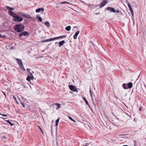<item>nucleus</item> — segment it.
Segmentation results:
<instances>
[{
  "mask_svg": "<svg viewBox=\"0 0 146 146\" xmlns=\"http://www.w3.org/2000/svg\"><path fill=\"white\" fill-rule=\"evenodd\" d=\"M6 7L7 9L9 10L8 14L13 17V19L15 21L20 22L22 21L23 18L22 17L17 15L16 13L12 11L14 10V8L11 7L7 6H6Z\"/></svg>",
  "mask_w": 146,
  "mask_h": 146,
  "instance_id": "1",
  "label": "nucleus"
},
{
  "mask_svg": "<svg viewBox=\"0 0 146 146\" xmlns=\"http://www.w3.org/2000/svg\"><path fill=\"white\" fill-rule=\"evenodd\" d=\"M25 27L24 25L23 24H18L15 26L14 29L15 31L19 33L23 31Z\"/></svg>",
  "mask_w": 146,
  "mask_h": 146,
  "instance_id": "2",
  "label": "nucleus"
},
{
  "mask_svg": "<svg viewBox=\"0 0 146 146\" xmlns=\"http://www.w3.org/2000/svg\"><path fill=\"white\" fill-rule=\"evenodd\" d=\"M16 60H17V64L19 65L21 69L22 70L24 71H25V70L23 67V64L21 60L17 58H16Z\"/></svg>",
  "mask_w": 146,
  "mask_h": 146,
  "instance_id": "3",
  "label": "nucleus"
},
{
  "mask_svg": "<svg viewBox=\"0 0 146 146\" xmlns=\"http://www.w3.org/2000/svg\"><path fill=\"white\" fill-rule=\"evenodd\" d=\"M29 35V34L28 32L24 31H23L21 33L19 34V36L20 37H21L23 36V35L25 36H26Z\"/></svg>",
  "mask_w": 146,
  "mask_h": 146,
  "instance_id": "4",
  "label": "nucleus"
},
{
  "mask_svg": "<svg viewBox=\"0 0 146 146\" xmlns=\"http://www.w3.org/2000/svg\"><path fill=\"white\" fill-rule=\"evenodd\" d=\"M108 2L107 0H102L100 5V7L101 8L105 5Z\"/></svg>",
  "mask_w": 146,
  "mask_h": 146,
  "instance_id": "5",
  "label": "nucleus"
},
{
  "mask_svg": "<svg viewBox=\"0 0 146 146\" xmlns=\"http://www.w3.org/2000/svg\"><path fill=\"white\" fill-rule=\"evenodd\" d=\"M69 87L71 90L74 92H76L77 91L76 87L72 85H69Z\"/></svg>",
  "mask_w": 146,
  "mask_h": 146,
  "instance_id": "6",
  "label": "nucleus"
},
{
  "mask_svg": "<svg viewBox=\"0 0 146 146\" xmlns=\"http://www.w3.org/2000/svg\"><path fill=\"white\" fill-rule=\"evenodd\" d=\"M30 74L31 76L28 75L26 79L27 80L29 81H30L31 79L33 80L34 79V77L32 73H30Z\"/></svg>",
  "mask_w": 146,
  "mask_h": 146,
  "instance_id": "7",
  "label": "nucleus"
},
{
  "mask_svg": "<svg viewBox=\"0 0 146 146\" xmlns=\"http://www.w3.org/2000/svg\"><path fill=\"white\" fill-rule=\"evenodd\" d=\"M107 9L109 11H110L111 12L115 13V10L114 9L113 7H108L107 8Z\"/></svg>",
  "mask_w": 146,
  "mask_h": 146,
  "instance_id": "8",
  "label": "nucleus"
},
{
  "mask_svg": "<svg viewBox=\"0 0 146 146\" xmlns=\"http://www.w3.org/2000/svg\"><path fill=\"white\" fill-rule=\"evenodd\" d=\"M80 32L79 31H78L76 32L75 34L73 36V38L74 39H76L77 38V36L78 35L79 33Z\"/></svg>",
  "mask_w": 146,
  "mask_h": 146,
  "instance_id": "9",
  "label": "nucleus"
},
{
  "mask_svg": "<svg viewBox=\"0 0 146 146\" xmlns=\"http://www.w3.org/2000/svg\"><path fill=\"white\" fill-rule=\"evenodd\" d=\"M127 89L131 88L133 86V84L131 82H129L127 84Z\"/></svg>",
  "mask_w": 146,
  "mask_h": 146,
  "instance_id": "10",
  "label": "nucleus"
},
{
  "mask_svg": "<svg viewBox=\"0 0 146 146\" xmlns=\"http://www.w3.org/2000/svg\"><path fill=\"white\" fill-rule=\"evenodd\" d=\"M44 9L43 8H39L38 9H36V13H39L40 11H44Z\"/></svg>",
  "mask_w": 146,
  "mask_h": 146,
  "instance_id": "11",
  "label": "nucleus"
},
{
  "mask_svg": "<svg viewBox=\"0 0 146 146\" xmlns=\"http://www.w3.org/2000/svg\"><path fill=\"white\" fill-rule=\"evenodd\" d=\"M65 41L64 40H63L61 41L60 42L58 43L59 44V47H60L61 46L63 45V44L65 43Z\"/></svg>",
  "mask_w": 146,
  "mask_h": 146,
  "instance_id": "12",
  "label": "nucleus"
},
{
  "mask_svg": "<svg viewBox=\"0 0 146 146\" xmlns=\"http://www.w3.org/2000/svg\"><path fill=\"white\" fill-rule=\"evenodd\" d=\"M36 18L39 21L41 22L42 21V18L40 17L39 15H37L36 16Z\"/></svg>",
  "mask_w": 146,
  "mask_h": 146,
  "instance_id": "13",
  "label": "nucleus"
},
{
  "mask_svg": "<svg viewBox=\"0 0 146 146\" xmlns=\"http://www.w3.org/2000/svg\"><path fill=\"white\" fill-rule=\"evenodd\" d=\"M45 25L47 27L49 28L50 27V25L49 22L46 21L44 23Z\"/></svg>",
  "mask_w": 146,
  "mask_h": 146,
  "instance_id": "14",
  "label": "nucleus"
},
{
  "mask_svg": "<svg viewBox=\"0 0 146 146\" xmlns=\"http://www.w3.org/2000/svg\"><path fill=\"white\" fill-rule=\"evenodd\" d=\"M122 86L123 87V88L124 89H127V85L126 84L123 83V84Z\"/></svg>",
  "mask_w": 146,
  "mask_h": 146,
  "instance_id": "15",
  "label": "nucleus"
},
{
  "mask_svg": "<svg viewBox=\"0 0 146 146\" xmlns=\"http://www.w3.org/2000/svg\"><path fill=\"white\" fill-rule=\"evenodd\" d=\"M54 105L57 106L56 107V109H58L60 108V105L58 103H55L54 104Z\"/></svg>",
  "mask_w": 146,
  "mask_h": 146,
  "instance_id": "16",
  "label": "nucleus"
},
{
  "mask_svg": "<svg viewBox=\"0 0 146 146\" xmlns=\"http://www.w3.org/2000/svg\"><path fill=\"white\" fill-rule=\"evenodd\" d=\"M71 29V26H68L65 28V29L66 30L68 31H69Z\"/></svg>",
  "mask_w": 146,
  "mask_h": 146,
  "instance_id": "17",
  "label": "nucleus"
},
{
  "mask_svg": "<svg viewBox=\"0 0 146 146\" xmlns=\"http://www.w3.org/2000/svg\"><path fill=\"white\" fill-rule=\"evenodd\" d=\"M25 16L24 17H25L26 18H30L31 19H32V17H30V15L29 14H25Z\"/></svg>",
  "mask_w": 146,
  "mask_h": 146,
  "instance_id": "18",
  "label": "nucleus"
},
{
  "mask_svg": "<svg viewBox=\"0 0 146 146\" xmlns=\"http://www.w3.org/2000/svg\"><path fill=\"white\" fill-rule=\"evenodd\" d=\"M83 98L84 100V101H85V102L86 104L88 106H89V105H90L88 103V101H87V100H86V98H85L84 97H83Z\"/></svg>",
  "mask_w": 146,
  "mask_h": 146,
  "instance_id": "19",
  "label": "nucleus"
},
{
  "mask_svg": "<svg viewBox=\"0 0 146 146\" xmlns=\"http://www.w3.org/2000/svg\"><path fill=\"white\" fill-rule=\"evenodd\" d=\"M60 118L58 117V119L56 120V121L55 126H57L58 125V123L59 121Z\"/></svg>",
  "mask_w": 146,
  "mask_h": 146,
  "instance_id": "20",
  "label": "nucleus"
},
{
  "mask_svg": "<svg viewBox=\"0 0 146 146\" xmlns=\"http://www.w3.org/2000/svg\"><path fill=\"white\" fill-rule=\"evenodd\" d=\"M19 13L20 15H21V16H22L23 17H24L25 16V13H22L21 12H19Z\"/></svg>",
  "mask_w": 146,
  "mask_h": 146,
  "instance_id": "21",
  "label": "nucleus"
},
{
  "mask_svg": "<svg viewBox=\"0 0 146 146\" xmlns=\"http://www.w3.org/2000/svg\"><path fill=\"white\" fill-rule=\"evenodd\" d=\"M127 6H128V8H129L130 11H132V10H133L132 9L131 7V5L130 3H129L128 4V5H127Z\"/></svg>",
  "mask_w": 146,
  "mask_h": 146,
  "instance_id": "22",
  "label": "nucleus"
},
{
  "mask_svg": "<svg viewBox=\"0 0 146 146\" xmlns=\"http://www.w3.org/2000/svg\"><path fill=\"white\" fill-rule=\"evenodd\" d=\"M6 121L8 123H9L10 125L11 126H13V125H14V124L11 123L10 121L9 120H6Z\"/></svg>",
  "mask_w": 146,
  "mask_h": 146,
  "instance_id": "23",
  "label": "nucleus"
},
{
  "mask_svg": "<svg viewBox=\"0 0 146 146\" xmlns=\"http://www.w3.org/2000/svg\"><path fill=\"white\" fill-rule=\"evenodd\" d=\"M41 42L44 43L47 42H48V39L46 40H43L41 41Z\"/></svg>",
  "mask_w": 146,
  "mask_h": 146,
  "instance_id": "24",
  "label": "nucleus"
},
{
  "mask_svg": "<svg viewBox=\"0 0 146 146\" xmlns=\"http://www.w3.org/2000/svg\"><path fill=\"white\" fill-rule=\"evenodd\" d=\"M69 118L70 120H71L72 121L74 122H75L76 123V121L75 120H74L72 117H71L70 116H69Z\"/></svg>",
  "mask_w": 146,
  "mask_h": 146,
  "instance_id": "25",
  "label": "nucleus"
},
{
  "mask_svg": "<svg viewBox=\"0 0 146 146\" xmlns=\"http://www.w3.org/2000/svg\"><path fill=\"white\" fill-rule=\"evenodd\" d=\"M20 103L23 107L25 108V104L24 103L21 102Z\"/></svg>",
  "mask_w": 146,
  "mask_h": 146,
  "instance_id": "26",
  "label": "nucleus"
},
{
  "mask_svg": "<svg viewBox=\"0 0 146 146\" xmlns=\"http://www.w3.org/2000/svg\"><path fill=\"white\" fill-rule=\"evenodd\" d=\"M48 42L54 40V38L48 39Z\"/></svg>",
  "mask_w": 146,
  "mask_h": 146,
  "instance_id": "27",
  "label": "nucleus"
},
{
  "mask_svg": "<svg viewBox=\"0 0 146 146\" xmlns=\"http://www.w3.org/2000/svg\"><path fill=\"white\" fill-rule=\"evenodd\" d=\"M27 71L28 73H29L30 74V73H31L30 72V68H27Z\"/></svg>",
  "mask_w": 146,
  "mask_h": 146,
  "instance_id": "28",
  "label": "nucleus"
},
{
  "mask_svg": "<svg viewBox=\"0 0 146 146\" xmlns=\"http://www.w3.org/2000/svg\"><path fill=\"white\" fill-rule=\"evenodd\" d=\"M66 36V35H63V36H59V39L60 38H64V37H65Z\"/></svg>",
  "mask_w": 146,
  "mask_h": 146,
  "instance_id": "29",
  "label": "nucleus"
},
{
  "mask_svg": "<svg viewBox=\"0 0 146 146\" xmlns=\"http://www.w3.org/2000/svg\"><path fill=\"white\" fill-rule=\"evenodd\" d=\"M65 3H68V4H70V3H69V2H67V1H64V2H62L61 3V4H64Z\"/></svg>",
  "mask_w": 146,
  "mask_h": 146,
  "instance_id": "30",
  "label": "nucleus"
},
{
  "mask_svg": "<svg viewBox=\"0 0 146 146\" xmlns=\"http://www.w3.org/2000/svg\"><path fill=\"white\" fill-rule=\"evenodd\" d=\"M90 95L91 97L92 98V101H93V103L94 104V102L93 99V98L92 94H90Z\"/></svg>",
  "mask_w": 146,
  "mask_h": 146,
  "instance_id": "31",
  "label": "nucleus"
},
{
  "mask_svg": "<svg viewBox=\"0 0 146 146\" xmlns=\"http://www.w3.org/2000/svg\"><path fill=\"white\" fill-rule=\"evenodd\" d=\"M130 11L131 12L132 16H133L134 13L133 10H132V11Z\"/></svg>",
  "mask_w": 146,
  "mask_h": 146,
  "instance_id": "32",
  "label": "nucleus"
},
{
  "mask_svg": "<svg viewBox=\"0 0 146 146\" xmlns=\"http://www.w3.org/2000/svg\"><path fill=\"white\" fill-rule=\"evenodd\" d=\"M1 115L3 117H7V115L5 114H1Z\"/></svg>",
  "mask_w": 146,
  "mask_h": 146,
  "instance_id": "33",
  "label": "nucleus"
},
{
  "mask_svg": "<svg viewBox=\"0 0 146 146\" xmlns=\"http://www.w3.org/2000/svg\"><path fill=\"white\" fill-rule=\"evenodd\" d=\"M54 40L59 39V36L54 38Z\"/></svg>",
  "mask_w": 146,
  "mask_h": 146,
  "instance_id": "34",
  "label": "nucleus"
},
{
  "mask_svg": "<svg viewBox=\"0 0 146 146\" xmlns=\"http://www.w3.org/2000/svg\"><path fill=\"white\" fill-rule=\"evenodd\" d=\"M88 106V107L90 109V110L92 111L93 110H92V108H91V106H90V105H89V106Z\"/></svg>",
  "mask_w": 146,
  "mask_h": 146,
  "instance_id": "35",
  "label": "nucleus"
},
{
  "mask_svg": "<svg viewBox=\"0 0 146 146\" xmlns=\"http://www.w3.org/2000/svg\"><path fill=\"white\" fill-rule=\"evenodd\" d=\"M125 2L127 4V5H128V4L129 3H130L127 0H125Z\"/></svg>",
  "mask_w": 146,
  "mask_h": 146,
  "instance_id": "36",
  "label": "nucleus"
},
{
  "mask_svg": "<svg viewBox=\"0 0 146 146\" xmlns=\"http://www.w3.org/2000/svg\"><path fill=\"white\" fill-rule=\"evenodd\" d=\"M120 136H122V138H123L124 136H125L124 135H123V134H121L119 135Z\"/></svg>",
  "mask_w": 146,
  "mask_h": 146,
  "instance_id": "37",
  "label": "nucleus"
},
{
  "mask_svg": "<svg viewBox=\"0 0 146 146\" xmlns=\"http://www.w3.org/2000/svg\"><path fill=\"white\" fill-rule=\"evenodd\" d=\"M115 12H116L117 13H119V10H117L116 11L115 10Z\"/></svg>",
  "mask_w": 146,
  "mask_h": 146,
  "instance_id": "38",
  "label": "nucleus"
},
{
  "mask_svg": "<svg viewBox=\"0 0 146 146\" xmlns=\"http://www.w3.org/2000/svg\"><path fill=\"white\" fill-rule=\"evenodd\" d=\"M2 92L3 93V94H4V95L5 98H6V94L5 93L3 92Z\"/></svg>",
  "mask_w": 146,
  "mask_h": 146,
  "instance_id": "39",
  "label": "nucleus"
},
{
  "mask_svg": "<svg viewBox=\"0 0 146 146\" xmlns=\"http://www.w3.org/2000/svg\"><path fill=\"white\" fill-rule=\"evenodd\" d=\"M90 94H92L91 89H90Z\"/></svg>",
  "mask_w": 146,
  "mask_h": 146,
  "instance_id": "40",
  "label": "nucleus"
},
{
  "mask_svg": "<svg viewBox=\"0 0 146 146\" xmlns=\"http://www.w3.org/2000/svg\"><path fill=\"white\" fill-rule=\"evenodd\" d=\"M38 128L40 129V131H42V129L41 128V127H40V126H39L38 125Z\"/></svg>",
  "mask_w": 146,
  "mask_h": 146,
  "instance_id": "41",
  "label": "nucleus"
},
{
  "mask_svg": "<svg viewBox=\"0 0 146 146\" xmlns=\"http://www.w3.org/2000/svg\"><path fill=\"white\" fill-rule=\"evenodd\" d=\"M13 97L14 99L16 101L17 100V99H16V98L15 97V96H13Z\"/></svg>",
  "mask_w": 146,
  "mask_h": 146,
  "instance_id": "42",
  "label": "nucleus"
},
{
  "mask_svg": "<svg viewBox=\"0 0 146 146\" xmlns=\"http://www.w3.org/2000/svg\"><path fill=\"white\" fill-rule=\"evenodd\" d=\"M6 37V35H3V36H2V37H3V38H5V37Z\"/></svg>",
  "mask_w": 146,
  "mask_h": 146,
  "instance_id": "43",
  "label": "nucleus"
},
{
  "mask_svg": "<svg viewBox=\"0 0 146 146\" xmlns=\"http://www.w3.org/2000/svg\"><path fill=\"white\" fill-rule=\"evenodd\" d=\"M93 96H94V97L95 98L96 101V96H95V95L94 94H93Z\"/></svg>",
  "mask_w": 146,
  "mask_h": 146,
  "instance_id": "44",
  "label": "nucleus"
},
{
  "mask_svg": "<svg viewBox=\"0 0 146 146\" xmlns=\"http://www.w3.org/2000/svg\"><path fill=\"white\" fill-rule=\"evenodd\" d=\"M141 108H139V110L140 111H141Z\"/></svg>",
  "mask_w": 146,
  "mask_h": 146,
  "instance_id": "45",
  "label": "nucleus"
},
{
  "mask_svg": "<svg viewBox=\"0 0 146 146\" xmlns=\"http://www.w3.org/2000/svg\"><path fill=\"white\" fill-rule=\"evenodd\" d=\"M16 102L18 104H19V103H18V102L17 100H16Z\"/></svg>",
  "mask_w": 146,
  "mask_h": 146,
  "instance_id": "46",
  "label": "nucleus"
},
{
  "mask_svg": "<svg viewBox=\"0 0 146 146\" xmlns=\"http://www.w3.org/2000/svg\"><path fill=\"white\" fill-rule=\"evenodd\" d=\"M2 36L1 35V34H0V37L1 38L2 37Z\"/></svg>",
  "mask_w": 146,
  "mask_h": 146,
  "instance_id": "47",
  "label": "nucleus"
},
{
  "mask_svg": "<svg viewBox=\"0 0 146 146\" xmlns=\"http://www.w3.org/2000/svg\"><path fill=\"white\" fill-rule=\"evenodd\" d=\"M78 27L77 26H75L74 27V28H77Z\"/></svg>",
  "mask_w": 146,
  "mask_h": 146,
  "instance_id": "48",
  "label": "nucleus"
},
{
  "mask_svg": "<svg viewBox=\"0 0 146 146\" xmlns=\"http://www.w3.org/2000/svg\"><path fill=\"white\" fill-rule=\"evenodd\" d=\"M34 71H32V73H32V74H34Z\"/></svg>",
  "mask_w": 146,
  "mask_h": 146,
  "instance_id": "49",
  "label": "nucleus"
},
{
  "mask_svg": "<svg viewBox=\"0 0 146 146\" xmlns=\"http://www.w3.org/2000/svg\"><path fill=\"white\" fill-rule=\"evenodd\" d=\"M58 42H56L55 43V44H58Z\"/></svg>",
  "mask_w": 146,
  "mask_h": 146,
  "instance_id": "50",
  "label": "nucleus"
},
{
  "mask_svg": "<svg viewBox=\"0 0 146 146\" xmlns=\"http://www.w3.org/2000/svg\"><path fill=\"white\" fill-rule=\"evenodd\" d=\"M122 146H128L127 145H123Z\"/></svg>",
  "mask_w": 146,
  "mask_h": 146,
  "instance_id": "51",
  "label": "nucleus"
},
{
  "mask_svg": "<svg viewBox=\"0 0 146 146\" xmlns=\"http://www.w3.org/2000/svg\"><path fill=\"white\" fill-rule=\"evenodd\" d=\"M12 48H13V47H11L10 48V49H12Z\"/></svg>",
  "mask_w": 146,
  "mask_h": 146,
  "instance_id": "52",
  "label": "nucleus"
},
{
  "mask_svg": "<svg viewBox=\"0 0 146 146\" xmlns=\"http://www.w3.org/2000/svg\"><path fill=\"white\" fill-rule=\"evenodd\" d=\"M42 132V133H43V131H42H42H41Z\"/></svg>",
  "mask_w": 146,
  "mask_h": 146,
  "instance_id": "53",
  "label": "nucleus"
},
{
  "mask_svg": "<svg viewBox=\"0 0 146 146\" xmlns=\"http://www.w3.org/2000/svg\"><path fill=\"white\" fill-rule=\"evenodd\" d=\"M131 115L129 116V117H131Z\"/></svg>",
  "mask_w": 146,
  "mask_h": 146,
  "instance_id": "54",
  "label": "nucleus"
},
{
  "mask_svg": "<svg viewBox=\"0 0 146 146\" xmlns=\"http://www.w3.org/2000/svg\"><path fill=\"white\" fill-rule=\"evenodd\" d=\"M96 14H98V13H96Z\"/></svg>",
  "mask_w": 146,
  "mask_h": 146,
  "instance_id": "55",
  "label": "nucleus"
},
{
  "mask_svg": "<svg viewBox=\"0 0 146 146\" xmlns=\"http://www.w3.org/2000/svg\"><path fill=\"white\" fill-rule=\"evenodd\" d=\"M134 146H136L135 145H134Z\"/></svg>",
  "mask_w": 146,
  "mask_h": 146,
  "instance_id": "56",
  "label": "nucleus"
}]
</instances>
